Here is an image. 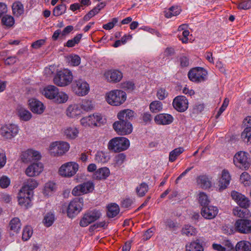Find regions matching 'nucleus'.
Returning a JSON list of instances; mask_svg holds the SVG:
<instances>
[{
	"mask_svg": "<svg viewBox=\"0 0 251 251\" xmlns=\"http://www.w3.org/2000/svg\"><path fill=\"white\" fill-rule=\"evenodd\" d=\"M42 94L50 100H53L58 103H63L68 100V96L63 91H59V89L54 85H48L43 91Z\"/></svg>",
	"mask_w": 251,
	"mask_h": 251,
	"instance_id": "obj_1",
	"label": "nucleus"
},
{
	"mask_svg": "<svg viewBox=\"0 0 251 251\" xmlns=\"http://www.w3.org/2000/svg\"><path fill=\"white\" fill-rule=\"evenodd\" d=\"M105 99L111 105L119 106L123 104L126 99V93L121 90H114L107 93Z\"/></svg>",
	"mask_w": 251,
	"mask_h": 251,
	"instance_id": "obj_2",
	"label": "nucleus"
},
{
	"mask_svg": "<svg viewBox=\"0 0 251 251\" xmlns=\"http://www.w3.org/2000/svg\"><path fill=\"white\" fill-rule=\"evenodd\" d=\"M73 76L72 72L67 69H64L57 71V73L53 78V82L59 87H65L69 85L72 81Z\"/></svg>",
	"mask_w": 251,
	"mask_h": 251,
	"instance_id": "obj_3",
	"label": "nucleus"
},
{
	"mask_svg": "<svg viewBox=\"0 0 251 251\" xmlns=\"http://www.w3.org/2000/svg\"><path fill=\"white\" fill-rule=\"evenodd\" d=\"M130 146L129 140L123 137H117L110 140L108 148L114 152H121L126 150Z\"/></svg>",
	"mask_w": 251,
	"mask_h": 251,
	"instance_id": "obj_4",
	"label": "nucleus"
},
{
	"mask_svg": "<svg viewBox=\"0 0 251 251\" xmlns=\"http://www.w3.org/2000/svg\"><path fill=\"white\" fill-rule=\"evenodd\" d=\"M207 72L202 67H195L191 69L188 73L190 80L195 83H201L205 81L207 77Z\"/></svg>",
	"mask_w": 251,
	"mask_h": 251,
	"instance_id": "obj_5",
	"label": "nucleus"
},
{
	"mask_svg": "<svg viewBox=\"0 0 251 251\" xmlns=\"http://www.w3.org/2000/svg\"><path fill=\"white\" fill-rule=\"evenodd\" d=\"M101 216V213L100 210L94 209L86 212L79 222V226L85 227L89 224L96 221Z\"/></svg>",
	"mask_w": 251,
	"mask_h": 251,
	"instance_id": "obj_6",
	"label": "nucleus"
},
{
	"mask_svg": "<svg viewBox=\"0 0 251 251\" xmlns=\"http://www.w3.org/2000/svg\"><path fill=\"white\" fill-rule=\"evenodd\" d=\"M70 148L69 144L63 141H56L52 143L49 147L51 155L60 156L64 154L68 151Z\"/></svg>",
	"mask_w": 251,
	"mask_h": 251,
	"instance_id": "obj_7",
	"label": "nucleus"
},
{
	"mask_svg": "<svg viewBox=\"0 0 251 251\" xmlns=\"http://www.w3.org/2000/svg\"><path fill=\"white\" fill-rule=\"evenodd\" d=\"M78 169V165L70 162L62 165L58 170L60 176L65 177H70L75 174Z\"/></svg>",
	"mask_w": 251,
	"mask_h": 251,
	"instance_id": "obj_8",
	"label": "nucleus"
},
{
	"mask_svg": "<svg viewBox=\"0 0 251 251\" xmlns=\"http://www.w3.org/2000/svg\"><path fill=\"white\" fill-rule=\"evenodd\" d=\"M18 132V126L13 124L5 125L0 129V134L6 140L12 139L17 135Z\"/></svg>",
	"mask_w": 251,
	"mask_h": 251,
	"instance_id": "obj_9",
	"label": "nucleus"
},
{
	"mask_svg": "<svg viewBox=\"0 0 251 251\" xmlns=\"http://www.w3.org/2000/svg\"><path fill=\"white\" fill-rule=\"evenodd\" d=\"M80 123L84 126H97L103 123V119L100 114L95 113L82 118Z\"/></svg>",
	"mask_w": 251,
	"mask_h": 251,
	"instance_id": "obj_10",
	"label": "nucleus"
},
{
	"mask_svg": "<svg viewBox=\"0 0 251 251\" xmlns=\"http://www.w3.org/2000/svg\"><path fill=\"white\" fill-rule=\"evenodd\" d=\"M116 132L121 135L129 134L132 131V126L130 122L116 121L113 124Z\"/></svg>",
	"mask_w": 251,
	"mask_h": 251,
	"instance_id": "obj_11",
	"label": "nucleus"
},
{
	"mask_svg": "<svg viewBox=\"0 0 251 251\" xmlns=\"http://www.w3.org/2000/svg\"><path fill=\"white\" fill-rule=\"evenodd\" d=\"M188 100L184 96H177L176 97L172 102L173 107L179 112H184L188 108Z\"/></svg>",
	"mask_w": 251,
	"mask_h": 251,
	"instance_id": "obj_12",
	"label": "nucleus"
},
{
	"mask_svg": "<svg viewBox=\"0 0 251 251\" xmlns=\"http://www.w3.org/2000/svg\"><path fill=\"white\" fill-rule=\"evenodd\" d=\"M248 160L246 153L241 151L235 154L233 158V162L237 167L243 168L246 170L249 167V163Z\"/></svg>",
	"mask_w": 251,
	"mask_h": 251,
	"instance_id": "obj_13",
	"label": "nucleus"
},
{
	"mask_svg": "<svg viewBox=\"0 0 251 251\" xmlns=\"http://www.w3.org/2000/svg\"><path fill=\"white\" fill-rule=\"evenodd\" d=\"M237 231L242 233H251V221L247 219H239L235 224Z\"/></svg>",
	"mask_w": 251,
	"mask_h": 251,
	"instance_id": "obj_14",
	"label": "nucleus"
},
{
	"mask_svg": "<svg viewBox=\"0 0 251 251\" xmlns=\"http://www.w3.org/2000/svg\"><path fill=\"white\" fill-rule=\"evenodd\" d=\"M219 209L217 207L206 205L203 206L201 209L202 216L206 219H213L218 214Z\"/></svg>",
	"mask_w": 251,
	"mask_h": 251,
	"instance_id": "obj_15",
	"label": "nucleus"
},
{
	"mask_svg": "<svg viewBox=\"0 0 251 251\" xmlns=\"http://www.w3.org/2000/svg\"><path fill=\"white\" fill-rule=\"evenodd\" d=\"M41 157L39 151L29 149L23 152L21 159L24 163H28L33 160H38L40 159Z\"/></svg>",
	"mask_w": 251,
	"mask_h": 251,
	"instance_id": "obj_16",
	"label": "nucleus"
},
{
	"mask_svg": "<svg viewBox=\"0 0 251 251\" xmlns=\"http://www.w3.org/2000/svg\"><path fill=\"white\" fill-rule=\"evenodd\" d=\"M33 196V192H27L21 189L18 195L19 204L21 206L28 207L30 205L31 199Z\"/></svg>",
	"mask_w": 251,
	"mask_h": 251,
	"instance_id": "obj_17",
	"label": "nucleus"
},
{
	"mask_svg": "<svg viewBox=\"0 0 251 251\" xmlns=\"http://www.w3.org/2000/svg\"><path fill=\"white\" fill-rule=\"evenodd\" d=\"M104 76L108 81L117 83L123 78V73L118 70H111L105 72Z\"/></svg>",
	"mask_w": 251,
	"mask_h": 251,
	"instance_id": "obj_18",
	"label": "nucleus"
},
{
	"mask_svg": "<svg viewBox=\"0 0 251 251\" xmlns=\"http://www.w3.org/2000/svg\"><path fill=\"white\" fill-rule=\"evenodd\" d=\"M28 104L31 111L37 114H41L45 110L43 103L36 99H31L28 100Z\"/></svg>",
	"mask_w": 251,
	"mask_h": 251,
	"instance_id": "obj_19",
	"label": "nucleus"
},
{
	"mask_svg": "<svg viewBox=\"0 0 251 251\" xmlns=\"http://www.w3.org/2000/svg\"><path fill=\"white\" fill-rule=\"evenodd\" d=\"M43 170V165L41 163H34L27 168L25 173L29 176H38Z\"/></svg>",
	"mask_w": 251,
	"mask_h": 251,
	"instance_id": "obj_20",
	"label": "nucleus"
},
{
	"mask_svg": "<svg viewBox=\"0 0 251 251\" xmlns=\"http://www.w3.org/2000/svg\"><path fill=\"white\" fill-rule=\"evenodd\" d=\"M174 120V118L171 114L161 113L157 114L154 117L156 124L160 125H167L171 124Z\"/></svg>",
	"mask_w": 251,
	"mask_h": 251,
	"instance_id": "obj_21",
	"label": "nucleus"
},
{
	"mask_svg": "<svg viewBox=\"0 0 251 251\" xmlns=\"http://www.w3.org/2000/svg\"><path fill=\"white\" fill-rule=\"evenodd\" d=\"M78 207V198H75L72 201L67 207V213L70 218H73L77 215Z\"/></svg>",
	"mask_w": 251,
	"mask_h": 251,
	"instance_id": "obj_22",
	"label": "nucleus"
},
{
	"mask_svg": "<svg viewBox=\"0 0 251 251\" xmlns=\"http://www.w3.org/2000/svg\"><path fill=\"white\" fill-rule=\"evenodd\" d=\"M231 176L228 171L226 170H224L222 172L221 178L219 181L220 190L226 189L229 184Z\"/></svg>",
	"mask_w": 251,
	"mask_h": 251,
	"instance_id": "obj_23",
	"label": "nucleus"
},
{
	"mask_svg": "<svg viewBox=\"0 0 251 251\" xmlns=\"http://www.w3.org/2000/svg\"><path fill=\"white\" fill-rule=\"evenodd\" d=\"M203 243L201 239H197L186 245V251H203Z\"/></svg>",
	"mask_w": 251,
	"mask_h": 251,
	"instance_id": "obj_24",
	"label": "nucleus"
},
{
	"mask_svg": "<svg viewBox=\"0 0 251 251\" xmlns=\"http://www.w3.org/2000/svg\"><path fill=\"white\" fill-rule=\"evenodd\" d=\"M178 38L183 43H187L189 40V31L188 30L187 25H182L178 28Z\"/></svg>",
	"mask_w": 251,
	"mask_h": 251,
	"instance_id": "obj_25",
	"label": "nucleus"
},
{
	"mask_svg": "<svg viewBox=\"0 0 251 251\" xmlns=\"http://www.w3.org/2000/svg\"><path fill=\"white\" fill-rule=\"evenodd\" d=\"M16 111L18 116L21 120L27 121L31 118V113L22 105L17 106Z\"/></svg>",
	"mask_w": 251,
	"mask_h": 251,
	"instance_id": "obj_26",
	"label": "nucleus"
},
{
	"mask_svg": "<svg viewBox=\"0 0 251 251\" xmlns=\"http://www.w3.org/2000/svg\"><path fill=\"white\" fill-rule=\"evenodd\" d=\"M95 188V184L91 180L86 181L79 184V193L86 194L93 192Z\"/></svg>",
	"mask_w": 251,
	"mask_h": 251,
	"instance_id": "obj_27",
	"label": "nucleus"
},
{
	"mask_svg": "<svg viewBox=\"0 0 251 251\" xmlns=\"http://www.w3.org/2000/svg\"><path fill=\"white\" fill-rule=\"evenodd\" d=\"M134 116L133 111L130 109H125L118 113L117 117L119 121L129 122Z\"/></svg>",
	"mask_w": 251,
	"mask_h": 251,
	"instance_id": "obj_28",
	"label": "nucleus"
},
{
	"mask_svg": "<svg viewBox=\"0 0 251 251\" xmlns=\"http://www.w3.org/2000/svg\"><path fill=\"white\" fill-rule=\"evenodd\" d=\"M109 175V169L107 167H102L95 171L93 177L98 180L105 179Z\"/></svg>",
	"mask_w": 251,
	"mask_h": 251,
	"instance_id": "obj_29",
	"label": "nucleus"
},
{
	"mask_svg": "<svg viewBox=\"0 0 251 251\" xmlns=\"http://www.w3.org/2000/svg\"><path fill=\"white\" fill-rule=\"evenodd\" d=\"M107 216L108 217L112 218L116 217L120 212L119 205L115 203H111L107 206Z\"/></svg>",
	"mask_w": 251,
	"mask_h": 251,
	"instance_id": "obj_30",
	"label": "nucleus"
},
{
	"mask_svg": "<svg viewBox=\"0 0 251 251\" xmlns=\"http://www.w3.org/2000/svg\"><path fill=\"white\" fill-rule=\"evenodd\" d=\"M197 182L203 189L209 188L211 185V181L206 175H201L198 176Z\"/></svg>",
	"mask_w": 251,
	"mask_h": 251,
	"instance_id": "obj_31",
	"label": "nucleus"
},
{
	"mask_svg": "<svg viewBox=\"0 0 251 251\" xmlns=\"http://www.w3.org/2000/svg\"><path fill=\"white\" fill-rule=\"evenodd\" d=\"M66 115L71 118H75L78 115V105L73 103L69 105L66 111Z\"/></svg>",
	"mask_w": 251,
	"mask_h": 251,
	"instance_id": "obj_32",
	"label": "nucleus"
},
{
	"mask_svg": "<svg viewBox=\"0 0 251 251\" xmlns=\"http://www.w3.org/2000/svg\"><path fill=\"white\" fill-rule=\"evenodd\" d=\"M38 185V183L36 180L33 178H29L25 182L24 185L21 189H22L23 191H25L27 192H30V191L33 192V190L36 188Z\"/></svg>",
	"mask_w": 251,
	"mask_h": 251,
	"instance_id": "obj_33",
	"label": "nucleus"
},
{
	"mask_svg": "<svg viewBox=\"0 0 251 251\" xmlns=\"http://www.w3.org/2000/svg\"><path fill=\"white\" fill-rule=\"evenodd\" d=\"M13 14L16 17H19L24 12L23 4L19 1L14 2L12 6Z\"/></svg>",
	"mask_w": 251,
	"mask_h": 251,
	"instance_id": "obj_34",
	"label": "nucleus"
},
{
	"mask_svg": "<svg viewBox=\"0 0 251 251\" xmlns=\"http://www.w3.org/2000/svg\"><path fill=\"white\" fill-rule=\"evenodd\" d=\"M180 12V8L176 5L172 6L164 11L165 16L167 18H171L173 16H176L179 15Z\"/></svg>",
	"mask_w": 251,
	"mask_h": 251,
	"instance_id": "obj_35",
	"label": "nucleus"
},
{
	"mask_svg": "<svg viewBox=\"0 0 251 251\" xmlns=\"http://www.w3.org/2000/svg\"><path fill=\"white\" fill-rule=\"evenodd\" d=\"M95 159L99 163H105L110 159V155L106 152L99 151L96 154Z\"/></svg>",
	"mask_w": 251,
	"mask_h": 251,
	"instance_id": "obj_36",
	"label": "nucleus"
},
{
	"mask_svg": "<svg viewBox=\"0 0 251 251\" xmlns=\"http://www.w3.org/2000/svg\"><path fill=\"white\" fill-rule=\"evenodd\" d=\"M236 251H251V244L247 241H240L235 246Z\"/></svg>",
	"mask_w": 251,
	"mask_h": 251,
	"instance_id": "obj_37",
	"label": "nucleus"
},
{
	"mask_svg": "<svg viewBox=\"0 0 251 251\" xmlns=\"http://www.w3.org/2000/svg\"><path fill=\"white\" fill-rule=\"evenodd\" d=\"M78 130L74 126L69 127L64 130V134L67 138L73 139L77 136Z\"/></svg>",
	"mask_w": 251,
	"mask_h": 251,
	"instance_id": "obj_38",
	"label": "nucleus"
},
{
	"mask_svg": "<svg viewBox=\"0 0 251 251\" xmlns=\"http://www.w3.org/2000/svg\"><path fill=\"white\" fill-rule=\"evenodd\" d=\"M234 215L240 218H248L249 215V210L247 208H242V207H236L233 210Z\"/></svg>",
	"mask_w": 251,
	"mask_h": 251,
	"instance_id": "obj_39",
	"label": "nucleus"
},
{
	"mask_svg": "<svg viewBox=\"0 0 251 251\" xmlns=\"http://www.w3.org/2000/svg\"><path fill=\"white\" fill-rule=\"evenodd\" d=\"M149 190V185L145 182H142L135 189L137 195L139 197H144Z\"/></svg>",
	"mask_w": 251,
	"mask_h": 251,
	"instance_id": "obj_40",
	"label": "nucleus"
},
{
	"mask_svg": "<svg viewBox=\"0 0 251 251\" xmlns=\"http://www.w3.org/2000/svg\"><path fill=\"white\" fill-rule=\"evenodd\" d=\"M90 91V85L86 81L79 79V96L87 95Z\"/></svg>",
	"mask_w": 251,
	"mask_h": 251,
	"instance_id": "obj_41",
	"label": "nucleus"
},
{
	"mask_svg": "<svg viewBox=\"0 0 251 251\" xmlns=\"http://www.w3.org/2000/svg\"><path fill=\"white\" fill-rule=\"evenodd\" d=\"M55 190V184L52 182H48L45 185L43 193L45 196H51Z\"/></svg>",
	"mask_w": 251,
	"mask_h": 251,
	"instance_id": "obj_42",
	"label": "nucleus"
},
{
	"mask_svg": "<svg viewBox=\"0 0 251 251\" xmlns=\"http://www.w3.org/2000/svg\"><path fill=\"white\" fill-rule=\"evenodd\" d=\"M184 150L182 147L176 148L172 151L169 153V160L171 162H174L177 157L181 154Z\"/></svg>",
	"mask_w": 251,
	"mask_h": 251,
	"instance_id": "obj_43",
	"label": "nucleus"
},
{
	"mask_svg": "<svg viewBox=\"0 0 251 251\" xmlns=\"http://www.w3.org/2000/svg\"><path fill=\"white\" fill-rule=\"evenodd\" d=\"M10 229L15 232H18L21 227V223L18 218H13L9 223Z\"/></svg>",
	"mask_w": 251,
	"mask_h": 251,
	"instance_id": "obj_44",
	"label": "nucleus"
},
{
	"mask_svg": "<svg viewBox=\"0 0 251 251\" xmlns=\"http://www.w3.org/2000/svg\"><path fill=\"white\" fill-rule=\"evenodd\" d=\"M241 137L247 144L251 143V126H246L241 134Z\"/></svg>",
	"mask_w": 251,
	"mask_h": 251,
	"instance_id": "obj_45",
	"label": "nucleus"
},
{
	"mask_svg": "<svg viewBox=\"0 0 251 251\" xmlns=\"http://www.w3.org/2000/svg\"><path fill=\"white\" fill-rule=\"evenodd\" d=\"M80 106L83 110L89 111L93 109L94 105L92 100L84 99L81 101Z\"/></svg>",
	"mask_w": 251,
	"mask_h": 251,
	"instance_id": "obj_46",
	"label": "nucleus"
},
{
	"mask_svg": "<svg viewBox=\"0 0 251 251\" xmlns=\"http://www.w3.org/2000/svg\"><path fill=\"white\" fill-rule=\"evenodd\" d=\"M55 220L54 215L51 212L47 213L44 218V225L47 227L51 226Z\"/></svg>",
	"mask_w": 251,
	"mask_h": 251,
	"instance_id": "obj_47",
	"label": "nucleus"
},
{
	"mask_svg": "<svg viewBox=\"0 0 251 251\" xmlns=\"http://www.w3.org/2000/svg\"><path fill=\"white\" fill-rule=\"evenodd\" d=\"M182 233L188 236L195 235L197 233V229L190 225H185L182 230Z\"/></svg>",
	"mask_w": 251,
	"mask_h": 251,
	"instance_id": "obj_48",
	"label": "nucleus"
},
{
	"mask_svg": "<svg viewBox=\"0 0 251 251\" xmlns=\"http://www.w3.org/2000/svg\"><path fill=\"white\" fill-rule=\"evenodd\" d=\"M66 10V5L64 3H61L56 6L53 9V14L55 16H60L65 13Z\"/></svg>",
	"mask_w": 251,
	"mask_h": 251,
	"instance_id": "obj_49",
	"label": "nucleus"
},
{
	"mask_svg": "<svg viewBox=\"0 0 251 251\" xmlns=\"http://www.w3.org/2000/svg\"><path fill=\"white\" fill-rule=\"evenodd\" d=\"M150 108L153 112L159 111L162 109V103L158 100L152 101L150 105Z\"/></svg>",
	"mask_w": 251,
	"mask_h": 251,
	"instance_id": "obj_50",
	"label": "nucleus"
},
{
	"mask_svg": "<svg viewBox=\"0 0 251 251\" xmlns=\"http://www.w3.org/2000/svg\"><path fill=\"white\" fill-rule=\"evenodd\" d=\"M240 181L245 186H249L251 182V177L249 174L244 172L240 176Z\"/></svg>",
	"mask_w": 251,
	"mask_h": 251,
	"instance_id": "obj_51",
	"label": "nucleus"
},
{
	"mask_svg": "<svg viewBox=\"0 0 251 251\" xmlns=\"http://www.w3.org/2000/svg\"><path fill=\"white\" fill-rule=\"evenodd\" d=\"M33 232L31 226H26L23 229L22 239L24 241L28 240L32 235Z\"/></svg>",
	"mask_w": 251,
	"mask_h": 251,
	"instance_id": "obj_52",
	"label": "nucleus"
},
{
	"mask_svg": "<svg viewBox=\"0 0 251 251\" xmlns=\"http://www.w3.org/2000/svg\"><path fill=\"white\" fill-rule=\"evenodd\" d=\"M1 22L5 26L10 27L14 25V19L12 16L6 15L2 18Z\"/></svg>",
	"mask_w": 251,
	"mask_h": 251,
	"instance_id": "obj_53",
	"label": "nucleus"
},
{
	"mask_svg": "<svg viewBox=\"0 0 251 251\" xmlns=\"http://www.w3.org/2000/svg\"><path fill=\"white\" fill-rule=\"evenodd\" d=\"M199 202L202 207L209 204V201L208 196L205 193H200L199 197Z\"/></svg>",
	"mask_w": 251,
	"mask_h": 251,
	"instance_id": "obj_54",
	"label": "nucleus"
},
{
	"mask_svg": "<svg viewBox=\"0 0 251 251\" xmlns=\"http://www.w3.org/2000/svg\"><path fill=\"white\" fill-rule=\"evenodd\" d=\"M57 67L54 64L46 67L44 70L45 75L48 77L51 76L55 72L58 71Z\"/></svg>",
	"mask_w": 251,
	"mask_h": 251,
	"instance_id": "obj_55",
	"label": "nucleus"
},
{
	"mask_svg": "<svg viewBox=\"0 0 251 251\" xmlns=\"http://www.w3.org/2000/svg\"><path fill=\"white\" fill-rule=\"evenodd\" d=\"M238 8L244 10L251 8V0H242L238 3Z\"/></svg>",
	"mask_w": 251,
	"mask_h": 251,
	"instance_id": "obj_56",
	"label": "nucleus"
},
{
	"mask_svg": "<svg viewBox=\"0 0 251 251\" xmlns=\"http://www.w3.org/2000/svg\"><path fill=\"white\" fill-rule=\"evenodd\" d=\"M126 155L124 153H120L115 157V164L118 166H121L125 161Z\"/></svg>",
	"mask_w": 251,
	"mask_h": 251,
	"instance_id": "obj_57",
	"label": "nucleus"
},
{
	"mask_svg": "<svg viewBox=\"0 0 251 251\" xmlns=\"http://www.w3.org/2000/svg\"><path fill=\"white\" fill-rule=\"evenodd\" d=\"M122 88L125 90L131 92L135 88L134 83L131 81H126L122 84Z\"/></svg>",
	"mask_w": 251,
	"mask_h": 251,
	"instance_id": "obj_58",
	"label": "nucleus"
},
{
	"mask_svg": "<svg viewBox=\"0 0 251 251\" xmlns=\"http://www.w3.org/2000/svg\"><path fill=\"white\" fill-rule=\"evenodd\" d=\"M237 203L242 208H247L250 205V201L244 195L240 199V201H237Z\"/></svg>",
	"mask_w": 251,
	"mask_h": 251,
	"instance_id": "obj_59",
	"label": "nucleus"
},
{
	"mask_svg": "<svg viewBox=\"0 0 251 251\" xmlns=\"http://www.w3.org/2000/svg\"><path fill=\"white\" fill-rule=\"evenodd\" d=\"M229 103V100L227 98H225L223 103L220 108L219 111H218L216 115V118H218L222 114V113L226 110L227 106H228Z\"/></svg>",
	"mask_w": 251,
	"mask_h": 251,
	"instance_id": "obj_60",
	"label": "nucleus"
},
{
	"mask_svg": "<svg viewBox=\"0 0 251 251\" xmlns=\"http://www.w3.org/2000/svg\"><path fill=\"white\" fill-rule=\"evenodd\" d=\"M168 93L164 88H160L157 90L156 96L160 100H164L168 96Z\"/></svg>",
	"mask_w": 251,
	"mask_h": 251,
	"instance_id": "obj_61",
	"label": "nucleus"
},
{
	"mask_svg": "<svg viewBox=\"0 0 251 251\" xmlns=\"http://www.w3.org/2000/svg\"><path fill=\"white\" fill-rule=\"evenodd\" d=\"M118 22V19L117 18H113L111 22H109L106 24L103 25V28L106 30H110L112 29L115 25Z\"/></svg>",
	"mask_w": 251,
	"mask_h": 251,
	"instance_id": "obj_62",
	"label": "nucleus"
},
{
	"mask_svg": "<svg viewBox=\"0 0 251 251\" xmlns=\"http://www.w3.org/2000/svg\"><path fill=\"white\" fill-rule=\"evenodd\" d=\"M10 183L9 178L6 176H2L0 178V186L2 188H7Z\"/></svg>",
	"mask_w": 251,
	"mask_h": 251,
	"instance_id": "obj_63",
	"label": "nucleus"
},
{
	"mask_svg": "<svg viewBox=\"0 0 251 251\" xmlns=\"http://www.w3.org/2000/svg\"><path fill=\"white\" fill-rule=\"evenodd\" d=\"M134 199L126 198L122 202V207L126 208H129L132 205V204L134 203Z\"/></svg>",
	"mask_w": 251,
	"mask_h": 251,
	"instance_id": "obj_64",
	"label": "nucleus"
}]
</instances>
